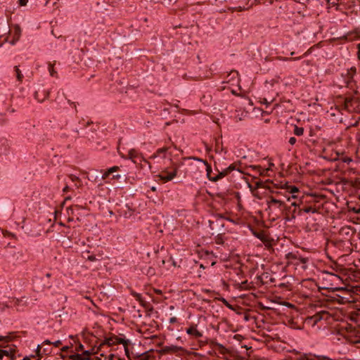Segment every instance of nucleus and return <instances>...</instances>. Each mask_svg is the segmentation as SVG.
<instances>
[{"mask_svg": "<svg viewBox=\"0 0 360 360\" xmlns=\"http://www.w3.org/2000/svg\"><path fill=\"white\" fill-rule=\"evenodd\" d=\"M267 205L268 207L266 210L273 221L283 218L284 211L286 209V203L285 202L276 199L274 196H270L267 200Z\"/></svg>", "mask_w": 360, "mask_h": 360, "instance_id": "f257e3e1", "label": "nucleus"}, {"mask_svg": "<svg viewBox=\"0 0 360 360\" xmlns=\"http://www.w3.org/2000/svg\"><path fill=\"white\" fill-rule=\"evenodd\" d=\"M120 168L118 166H113L106 169L101 175V179L104 180L109 178L110 179L116 180L119 182H126L127 175L124 173L120 174Z\"/></svg>", "mask_w": 360, "mask_h": 360, "instance_id": "f03ea898", "label": "nucleus"}, {"mask_svg": "<svg viewBox=\"0 0 360 360\" xmlns=\"http://www.w3.org/2000/svg\"><path fill=\"white\" fill-rule=\"evenodd\" d=\"M298 215V202L297 201L292 202L290 205L286 204V209L284 211L283 217L282 219L286 221L295 219L296 216Z\"/></svg>", "mask_w": 360, "mask_h": 360, "instance_id": "7ed1b4c3", "label": "nucleus"}, {"mask_svg": "<svg viewBox=\"0 0 360 360\" xmlns=\"http://www.w3.org/2000/svg\"><path fill=\"white\" fill-rule=\"evenodd\" d=\"M359 101L355 97H347L343 101L342 108L349 112H356L359 109Z\"/></svg>", "mask_w": 360, "mask_h": 360, "instance_id": "20e7f679", "label": "nucleus"}, {"mask_svg": "<svg viewBox=\"0 0 360 360\" xmlns=\"http://www.w3.org/2000/svg\"><path fill=\"white\" fill-rule=\"evenodd\" d=\"M177 167H172L171 170L169 168H165L158 175L160 179L164 182H167L172 180L177 174Z\"/></svg>", "mask_w": 360, "mask_h": 360, "instance_id": "39448f33", "label": "nucleus"}, {"mask_svg": "<svg viewBox=\"0 0 360 360\" xmlns=\"http://www.w3.org/2000/svg\"><path fill=\"white\" fill-rule=\"evenodd\" d=\"M298 202V215H301L303 212L304 213H316L318 210L315 205H307L304 203L302 201L299 200Z\"/></svg>", "mask_w": 360, "mask_h": 360, "instance_id": "423d86ee", "label": "nucleus"}, {"mask_svg": "<svg viewBox=\"0 0 360 360\" xmlns=\"http://www.w3.org/2000/svg\"><path fill=\"white\" fill-rule=\"evenodd\" d=\"M11 142L6 138H0V157L7 156L11 152Z\"/></svg>", "mask_w": 360, "mask_h": 360, "instance_id": "0eeeda50", "label": "nucleus"}, {"mask_svg": "<svg viewBox=\"0 0 360 360\" xmlns=\"http://www.w3.org/2000/svg\"><path fill=\"white\" fill-rule=\"evenodd\" d=\"M9 33L11 35H12L13 37L12 39L9 41V43L11 45H15L17 43V41H18L21 36L22 30L20 25H15L13 26V30L12 31L10 30Z\"/></svg>", "mask_w": 360, "mask_h": 360, "instance_id": "6e6552de", "label": "nucleus"}, {"mask_svg": "<svg viewBox=\"0 0 360 360\" xmlns=\"http://www.w3.org/2000/svg\"><path fill=\"white\" fill-rule=\"evenodd\" d=\"M128 156L129 158L134 163H136L138 161H144L145 162L149 164L148 161L145 160L143 155L135 149L129 150L128 152Z\"/></svg>", "mask_w": 360, "mask_h": 360, "instance_id": "1a4fd4ad", "label": "nucleus"}, {"mask_svg": "<svg viewBox=\"0 0 360 360\" xmlns=\"http://www.w3.org/2000/svg\"><path fill=\"white\" fill-rule=\"evenodd\" d=\"M188 335L194 337L195 338H200L202 337V333L197 329V325L191 323L190 327L186 329Z\"/></svg>", "mask_w": 360, "mask_h": 360, "instance_id": "9d476101", "label": "nucleus"}, {"mask_svg": "<svg viewBox=\"0 0 360 360\" xmlns=\"http://www.w3.org/2000/svg\"><path fill=\"white\" fill-rule=\"evenodd\" d=\"M50 91L48 89H39L34 93V98L39 102L42 103L44 100L49 97Z\"/></svg>", "mask_w": 360, "mask_h": 360, "instance_id": "9b49d317", "label": "nucleus"}, {"mask_svg": "<svg viewBox=\"0 0 360 360\" xmlns=\"http://www.w3.org/2000/svg\"><path fill=\"white\" fill-rule=\"evenodd\" d=\"M67 114H68V111L63 110V111L60 112L58 115V121L59 122L58 124L61 127H63L68 124V120L67 118V115H68Z\"/></svg>", "mask_w": 360, "mask_h": 360, "instance_id": "f8f14e48", "label": "nucleus"}, {"mask_svg": "<svg viewBox=\"0 0 360 360\" xmlns=\"http://www.w3.org/2000/svg\"><path fill=\"white\" fill-rule=\"evenodd\" d=\"M0 352L2 354V357L4 356L9 357L10 360H16V356L15 354V349L13 348H9L8 349H1Z\"/></svg>", "mask_w": 360, "mask_h": 360, "instance_id": "ddd939ff", "label": "nucleus"}, {"mask_svg": "<svg viewBox=\"0 0 360 360\" xmlns=\"http://www.w3.org/2000/svg\"><path fill=\"white\" fill-rule=\"evenodd\" d=\"M183 348L181 347L176 346V345H170L165 346L162 349V352L165 354L167 353H176L179 351H182Z\"/></svg>", "mask_w": 360, "mask_h": 360, "instance_id": "4468645a", "label": "nucleus"}, {"mask_svg": "<svg viewBox=\"0 0 360 360\" xmlns=\"http://www.w3.org/2000/svg\"><path fill=\"white\" fill-rule=\"evenodd\" d=\"M113 338H115L117 344H122L124 346L126 354L128 355L129 351H128L127 346L130 343V341L129 340H126L124 338H119L115 335H113Z\"/></svg>", "mask_w": 360, "mask_h": 360, "instance_id": "2eb2a0df", "label": "nucleus"}, {"mask_svg": "<svg viewBox=\"0 0 360 360\" xmlns=\"http://www.w3.org/2000/svg\"><path fill=\"white\" fill-rule=\"evenodd\" d=\"M215 169L217 172V174L212 178V182H217V181L228 175L224 169L219 170V169L216 168Z\"/></svg>", "mask_w": 360, "mask_h": 360, "instance_id": "dca6fc26", "label": "nucleus"}, {"mask_svg": "<svg viewBox=\"0 0 360 360\" xmlns=\"http://www.w3.org/2000/svg\"><path fill=\"white\" fill-rule=\"evenodd\" d=\"M169 150V147H163L161 148H158L155 153H153L150 158V159H155L158 156L162 155L163 158H165V154Z\"/></svg>", "mask_w": 360, "mask_h": 360, "instance_id": "f3484780", "label": "nucleus"}, {"mask_svg": "<svg viewBox=\"0 0 360 360\" xmlns=\"http://www.w3.org/2000/svg\"><path fill=\"white\" fill-rule=\"evenodd\" d=\"M131 295L137 300L140 302V304L143 306V307H145L146 304H145V301L143 300V299L142 298V296L140 293H138L135 291H131Z\"/></svg>", "mask_w": 360, "mask_h": 360, "instance_id": "a211bd4d", "label": "nucleus"}, {"mask_svg": "<svg viewBox=\"0 0 360 360\" xmlns=\"http://www.w3.org/2000/svg\"><path fill=\"white\" fill-rule=\"evenodd\" d=\"M115 338H113V335L110 338H105L104 342L103 343H101L100 345V346L98 347V349H101V347L104 345H108V346H111L115 344Z\"/></svg>", "mask_w": 360, "mask_h": 360, "instance_id": "6ab92c4d", "label": "nucleus"}, {"mask_svg": "<svg viewBox=\"0 0 360 360\" xmlns=\"http://www.w3.org/2000/svg\"><path fill=\"white\" fill-rule=\"evenodd\" d=\"M69 359L71 360H88V358H83V355L78 353L70 355Z\"/></svg>", "mask_w": 360, "mask_h": 360, "instance_id": "aec40b11", "label": "nucleus"}, {"mask_svg": "<svg viewBox=\"0 0 360 360\" xmlns=\"http://www.w3.org/2000/svg\"><path fill=\"white\" fill-rule=\"evenodd\" d=\"M152 355L150 354V352H146L142 353L139 356V360H151Z\"/></svg>", "mask_w": 360, "mask_h": 360, "instance_id": "412c9836", "label": "nucleus"}, {"mask_svg": "<svg viewBox=\"0 0 360 360\" xmlns=\"http://www.w3.org/2000/svg\"><path fill=\"white\" fill-rule=\"evenodd\" d=\"M249 168L252 170L258 172L260 175H262L264 170L259 165H250Z\"/></svg>", "mask_w": 360, "mask_h": 360, "instance_id": "4be33fe9", "label": "nucleus"}, {"mask_svg": "<svg viewBox=\"0 0 360 360\" xmlns=\"http://www.w3.org/2000/svg\"><path fill=\"white\" fill-rule=\"evenodd\" d=\"M121 0H103V1L112 7H117Z\"/></svg>", "mask_w": 360, "mask_h": 360, "instance_id": "5701e85b", "label": "nucleus"}, {"mask_svg": "<svg viewBox=\"0 0 360 360\" xmlns=\"http://www.w3.org/2000/svg\"><path fill=\"white\" fill-rule=\"evenodd\" d=\"M293 133L296 136H302L304 133V128L295 125Z\"/></svg>", "mask_w": 360, "mask_h": 360, "instance_id": "b1692460", "label": "nucleus"}, {"mask_svg": "<svg viewBox=\"0 0 360 360\" xmlns=\"http://www.w3.org/2000/svg\"><path fill=\"white\" fill-rule=\"evenodd\" d=\"M206 166V172H207V177L208 179L211 181H212V178L214 176H211V174L212 173V169L211 165L207 162V165H205Z\"/></svg>", "mask_w": 360, "mask_h": 360, "instance_id": "393cba45", "label": "nucleus"}, {"mask_svg": "<svg viewBox=\"0 0 360 360\" xmlns=\"http://www.w3.org/2000/svg\"><path fill=\"white\" fill-rule=\"evenodd\" d=\"M15 71L16 73L17 79L19 82H21L23 79V75L21 73V71L20 70L18 66H15Z\"/></svg>", "mask_w": 360, "mask_h": 360, "instance_id": "a878e982", "label": "nucleus"}, {"mask_svg": "<svg viewBox=\"0 0 360 360\" xmlns=\"http://www.w3.org/2000/svg\"><path fill=\"white\" fill-rule=\"evenodd\" d=\"M48 68H49V71L50 75L52 76V77H56L57 72L55 71V70L53 68V64L49 63Z\"/></svg>", "mask_w": 360, "mask_h": 360, "instance_id": "bb28decb", "label": "nucleus"}, {"mask_svg": "<svg viewBox=\"0 0 360 360\" xmlns=\"http://www.w3.org/2000/svg\"><path fill=\"white\" fill-rule=\"evenodd\" d=\"M226 172L227 174H231L233 171L236 170V167L235 164L230 165L228 167L224 169Z\"/></svg>", "mask_w": 360, "mask_h": 360, "instance_id": "cd10ccee", "label": "nucleus"}, {"mask_svg": "<svg viewBox=\"0 0 360 360\" xmlns=\"http://www.w3.org/2000/svg\"><path fill=\"white\" fill-rule=\"evenodd\" d=\"M285 258L287 259H297V256L292 253V252H288L286 255H285Z\"/></svg>", "mask_w": 360, "mask_h": 360, "instance_id": "c85d7f7f", "label": "nucleus"}, {"mask_svg": "<svg viewBox=\"0 0 360 360\" xmlns=\"http://www.w3.org/2000/svg\"><path fill=\"white\" fill-rule=\"evenodd\" d=\"M189 159H193V160H194L195 161L202 162L205 165H207V162L205 160H203V159H202L200 158H198V157L193 156V157H190Z\"/></svg>", "mask_w": 360, "mask_h": 360, "instance_id": "c756f323", "label": "nucleus"}, {"mask_svg": "<svg viewBox=\"0 0 360 360\" xmlns=\"http://www.w3.org/2000/svg\"><path fill=\"white\" fill-rule=\"evenodd\" d=\"M59 0H46L45 4H44V6H48V5L49 4H52V6L53 7L56 6V4H57V2Z\"/></svg>", "mask_w": 360, "mask_h": 360, "instance_id": "7c9ffc66", "label": "nucleus"}, {"mask_svg": "<svg viewBox=\"0 0 360 360\" xmlns=\"http://www.w3.org/2000/svg\"><path fill=\"white\" fill-rule=\"evenodd\" d=\"M84 345L77 340V346L76 347V351L77 352L84 351Z\"/></svg>", "mask_w": 360, "mask_h": 360, "instance_id": "2f4dec72", "label": "nucleus"}, {"mask_svg": "<svg viewBox=\"0 0 360 360\" xmlns=\"http://www.w3.org/2000/svg\"><path fill=\"white\" fill-rule=\"evenodd\" d=\"M202 256H205V257H206L207 258L210 259V258H212V257H214V255H213V253H212V252H209V251L206 250V251H205V252H203V254H202Z\"/></svg>", "mask_w": 360, "mask_h": 360, "instance_id": "473e14b6", "label": "nucleus"}, {"mask_svg": "<svg viewBox=\"0 0 360 360\" xmlns=\"http://www.w3.org/2000/svg\"><path fill=\"white\" fill-rule=\"evenodd\" d=\"M10 340L11 338L8 336L0 335V342H8Z\"/></svg>", "mask_w": 360, "mask_h": 360, "instance_id": "72a5a7b5", "label": "nucleus"}, {"mask_svg": "<svg viewBox=\"0 0 360 360\" xmlns=\"http://www.w3.org/2000/svg\"><path fill=\"white\" fill-rule=\"evenodd\" d=\"M350 210H352L354 213L360 214V205H356L354 207H350Z\"/></svg>", "mask_w": 360, "mask_h": 360, "instance_id": "f704fd0d", "label": "nucleus"}, {"mask_svg": "<svg viewBox=\"0 0 360 360\" xmlns=\"http://www.w3.org/2000/svg\"><path fill=\"white\" fill-rule=\"evenodd\" d=\"M94 148L97 150H103L105 148V146H101V142H97L96 143V146H94Z\"/></svg>", "mask_w": 360, "mask_h": 360, "instance_id": "c9c22d12", "label": "nucleus"}, {"mask_svg": "<svg viewBox=\"0 0 360 360\" xmlns=\"http://www.w3.org/2000/svg\"><path fill=\"white\" fill-rule=\"evenodd\" d=\"M264 182L262 181H258L255 183V187L256 188H263L264 187Z\"/></svg>", "mask_w": 360, "mask_h": 360, "instance_id": "e433bc0d", "label": "nucleus"}, {"mask_svg": "<svg viewBox=\"0 0 360 360\" xmlns=\"http://www.w3.org/2000/svg\"><path fill=\"white\" fill-rule=\"evenodd\" d=\"M342 161L345 163H350L352 161V159L349 157H345L342 159Z\"/></svg>", "mask_w": 360, "mask_h": 360, "instance_id": "4c0bfd02", "label": "nucleus"}, {"mask_svg": "<svg viewBox=\"0 0 360 360\" xmlns=\"http://www.w3.org/2000/svg\"><path fill=\"white\" fill-rule=\"evenodd\" d=\"M297 259H298L300 262V263H302V264H306L308 261L307 258L302 257H297Z\"/></svg>", "mask_w": 360, "mask_h": 360, "instance_id": "58836bf2", "label": "nucleus"}, {"mask_svg": "<svg viewBox=\"0 0 360 360\" xmlns=\"http://www.w3.org/2000/svg\"><path fill=\"white\" fill-rule=\"evenodd\" d=\"M9 305L4 303H0V311H4L5 309L8 308Z\"/></svg>", "mask_w": 360, "mask_h": 360, "instance_id": "ea45409f", "label": "nucleus"}, {"mask_svg": "<svg viewBox=\"0 0 360 360\" xmlns=\"http://www.w3.org/2000/svg\"><path fill=\"white\" fill-rule=\"evenodd\" d=\"M87 259L91 262L96 261L97 259L94 255H91L87 257Z\"/></svg>", "mask_w": 360, "mask_h": 360, "instance_id": "a19ab883", "label": "nucleus"}, {"mask_svg": "<svg viewBox=\"0 0 360 360\" xmlns=\"http://www.w3.org/2000/svg\"><path fill=\"white\" fill-rule=\"evenodd\" d=\"M72 347V344L71 343L70 344V346H64L63 347H62L61 349V351L62 352H68L71 347Z\"/></svg>", "mask_w": 360, "mask_h": 360, "instance_id": "79ce46f5", "label": "nucleus"}, {"mask_svg": "<svg viewBox=\"0 0 360 360\" xmlns=\"http://www.w3.org/2000/svg\"><path fill=\"white\" fill-rule=\"evenodd\" d=\"M297 141V139L295 137H290L288 142L290 145H294Z\"/></svg>", "mask_w": 360, "mask_h": 360, "instance_id": "37998d69", "label": "nucleus"}, {"mask_svg": "<svg viewBox=\"0 0 360 360\" xmlns=\"http://www.w3.org/2000/svg\"><path fill=\"white\" fill-rule=\"evenodd\" d=\"M52 345L54 346V347H59L60 345H62V342L60 340H56L53 342H52Z\"/></svg>", "mask_w": 360, "mask_h": 360, "instance_id": "c03bdc74", "label": "nucleus"}, {"mask_svg": "<svg viewBox=\"0 0 360 360\" xmlns=\"http://www.w3.org/2000/svg\"><path fill=\"white\" fill-rule=\"evenodd\" d=\"M41 346L40 345H39L36 349V354L37 356H40V353H41Z\"/></svg>", "mask_w": 360, "mask_h": 360, "instance_id": "a18cd8bd", "label": "nucleus"}, {"mask_svg": "<svg viewBox=\"0 0 360 360\" xmlns=\"http://www.w3.org/2000/svg\"><path fill=\"white\" fill-rule=\"evenodd\" d=\"M177 321H178L177 318H176V317H174V316L171 317V318L169 319V323H176V322H177Z\"/></svg>", "mask_w": 360, "mask_h": 360, "instance_id": "49530a36", "label": "nucleus"}, {"mask_svg": "<svg viewBox=\"0 0 360 360\" xmlns=\"http://www.w3.org/2000/svg\"><path fill=\"white\" fill-rule=\"evenodd\" d=\"M314 319H315V322H317L318 321H320L321 319H322V317L321 316L320 314H315L314 316Z\"/></svg>", "mask_w": 360, "mask_h": 360, "instance_id": "de8ad7c7", "label": "nucleus"}, {"mask_svg": "<svg viewBox=\"0 0 360 360\" xmlns=\"http://www.w3.org/2000/svg\"><path fill=\"white\" fill-rule=\"evenodd\" d=\"M70 178L71 179V180H72V181H79V180H80L79 177H77V176H75V175H72V174H71V175L70 176Z\"/></svg>", "mask_w": 360, "mask_h": 360, "instance_id": "09e8293b", "label": "nucleus"}, {"mask_svg": "<svg viewBox=\"0 0 360 360\" xmlns=\"http://www.w3.org/2000/svg\"><path fill=\"white\" fill-rule=\"evenodd\" d=\"M68 103L70 105H72V106H73V108L75 109V112H77V107H76V104H75V102H72L70 100H68Z\"/></svg>", "mask_w": 360, "mask_h": 360, "instance_id": "8fccbe9b", "label": "nucleus"}, {"mask_svg": "<svg viewBox=\"0 0 360 360\" xmlns=\"http://www.w3.org/2000/svg\"><path fill=\"white\" fill-rule=\"evenodd\" d=\"M19 4L20 6H25L28 1V0H18Z\"/></svg>", "mask_w": 360, "mask_h": 360, "instance_id": "3c124183", "label": "nucleus"}, {"mask_svg": "<svg viewBox=\"0 0 360 360\" xmlns=\"http://www.w3.org/2000/svg\"><path fill=\"white\" fill-rule=\"evenodd\" d=\"M70 191V187H69L68 185H67V186H65L64 187V188L63 189V191L64 193H67V192H68V191Z\"/></svg>", "mask_w": 360, "mask_h": 360, "instance_id": "603ef678", "label": "nucleus"}, {"mask_svg": "<svg viewBox=\"0 0 360 360\" xmlns=\"http://www.w3.org/2000/svg\"><path fill=\"white\" fill-rule=\"evenodd\" d=\"M43 344L51 345H52V342H51L49 340H46L44 341Z\"/></svg>", "mask_w": 360, "mask_h": 360, "instance_id": "864d4df0", "label": "nucleus"}, {"mask_svg": "<svg viewBox=\"0 0 360 360\" xmlns=\"http://www.w3.org/2000/svg\"><path fill=\"white\" fill-rule=\"evenodd\" d=\"M169 261H172V265H173L174 266H177L176 262L174 260H173L172 257H170V258H169Z\"/></svg>", "mask_w": 360, "mask_h": 360, "instance_id": "5fc2aeb1", "label": "nucleus"}, {"mask_svg": "<svg viewBox=\"0 0 360 360\" xmlns=\"http://www.w3.org/2000/svg\"><path fill=\"white\" fill-rule=\"evenodd\" d=\"M34 356H35L34 355H31L30 356H25L23 358L22 360H30L31 357L34 358Z\"/></svg>", "mask_w": 360, "mask_h": 360, "instance_id": "6e6d98bb", "label": "nucleus"}, {"mask_svg": "<svg viewBox=\"0 0 360 360\" xmlns=\"http://www.w3.org/2000/svg\"><path fill=\"white\" fill-rule=\"evenodd\" d=\"M6 123V120H5V119H1V120H0V124L4 125V124H5Z\"/></svg>", "mask_w": 360, "mask_h": 360, "instance_id": "4d7b16f0", "label": "nucleus"}, {"mask_svg": "<svg viewBox=\"0 0 360 360\" xmlns=\"http://www.w3.org/2000/svg\"><path fill=\"white\" fill-rule=\"evenodd\" d=\"M221 219H224V217H223L221 215H220L219 219H218L216 221V222H217V224H220V222H221Z\"/></svg>", "mask_w": 360, "mask_h": 360, "instance_id": "13d9d810", "label": "nucleus"}, {"mask_svg": "<svg viewBox=\"0 0 360 360\" xmlns=\"http://www.w3.org/2000/svg\"><path fill=\"white\" fill-rule=\"evenodd\" d=\"M114 354H110L108 357V360H113Z\"/></svg>", "mask_w": 360, "mask_h": 360, "instance_id": "bf43d9fd", "label": "nucleus"}, {"mask_svg": "<svg viewBox=\"0 0 360 360\" xmlns=\"http://www.w3.org/2000/svg\"><path fill=\"white\" fill-rule=\"evenodd\" d=\"M221 300H222V302L224 303H225L226 305L230 307L229 304L228 303V302L224 298H222Z\"/></svg>", "mask_w": 360, "mask_h": 360, "instance_id": "052dcab7", "label": "nucleus"}, {"mask_svg": "<svg viewBox=\"0 0 360 360\" xmlns=\"http://www.w3.org/2000/svg\"><path fill=\"white\" fill-rule=\"evenodd\" d=\"M298 191V188L294 186V187H293V188H292V193H295V192H296V191Z\"/></svg>", "mask_w": 360, "mask_h": 360, "instance_id": "680f3d73", "label": "nucleus"}, {"mask_svg": "<svg viewBox=\"0 0 360 360\" xmlns=\"http://www.w3.org/2000/svg\"><path fill=\"white\" fill-rule=\"evenodd\" d=\"M300 58H289L288 60H300Z\"/></svg>", "mask_w": 360, "mask_h": 360, "instance_id": "e2e57ef3", "label": "nucleus"}, {"mask_svg": "<svg viewBox=\"0 0 360 360\" xmlns=\"http://www.w3.org/2000/svg\"><path fill=\"white\" fill-rule=\"evenodd\" d=\"M44 353L45 354H46V353L49 352L48 349L47 348H44V350H43Z\"/></svg>", "mask_w": 360, "mask_h": 360, "instance_id": "0e129e2a", "label": "nucleus"}, {"mask_svg": "<svg viewBox=\"0 0 360 360\" xmlns=\"http://www.w3.org/2000/svg\"><path fill=\"white\" fill-rule=\"evenodd\" d=\"M358 59L360 60V51H357Z\"/></svg>", "mask_w": 360, "mask_h": 360, "instance_id": "69168bd1", "label": "nucleus"}, {"mask_svg": "<svg viewBox=\"0 0 360 360\" xmlns=\"http://www.w3.org/2000/svg\"><path fill=\"white\" fill-rule=\"evenodd\" d=\"M69 233H70L69 231L65 232V235L68 236V238H70V236H69Z\"/></svg>", "mask_w": 360, "mask_h": 360, "instance_id": "338daca9", "label": "nucleus"}, {"mask_svg": "<svg viewBox=\"0 0 360 360\" xmlns=\"http://www.w3.org/2000/svg\"><path fill=\"white\" fill-rule=\"evenodd\" d=\"M358 51H360V43L356 45Z\"/></svg>", "mask_w": 360, "mask_h": 360, "instance_id": "774afa93", "label": "nucleus"}]
</instances>
